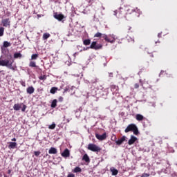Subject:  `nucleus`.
I'll return each instance as SVG.
<instances>
[{
    "mask_svg": "<svg viewBox=\"0 0 177 177\" xmlns=\"http://www.w3.org/2000/svg\"><path fill=\"white\" fill-rule=\"evenodd\" d=\"M0 66L8 67L10 70H15L13 67V57L12 55H8L6 59H1L0 58Z\"/></svg>",
    "mask_w": 177,
    "mask_h": 177,
    "instance_id": "f257e3e1",
    "label": "nucleus"
},
{
    "mask_svg": "<svg viewBox=\"0 0 177 177\" xmlns=\"http://www.w3.org/2000/svg\"><path fill=\"white\" fill-rule=\"evenodd\" d=\"M87 149L94 153H97L102 150V148L93 143L88 144Z\"/></svg>",
    "mask_w": 177,
    "mask_h": 177,
    "instance_id": "f03ea898",
    "label": "nucleus"
},
{
    "mask_svg": "<svg viewBox=\"0 0 177 177\" xmlns=\"http://www.w3.org/2000/svg\"><path fill=\"white\" fill-rule=\"evenodd\" d=\"M53 17L55 18L56 20H58V21H63L64 19L66 18L63 14H59L57 12H54Z\"/></svg>",
    "mask_w": 177,
    "mask_h": 177,
    "instance_id": "7ed1b4c3",
    "label": "nucleus"
},
{
    "mask_svg": "<svg viewBox=\"0 0 177 177\" xmlns=\"http://www.w3.org/2000/svg\"><path fill=\"white\" fill-rule=\"evenodd\" d=\"M89 48L91 49H95V50H97V49H102V44H97L96 41H93L88 49H89Z\"/></svg>",
    "mask_w": 177,
    "mask_h": 177,
    "instance_id": "20e7f679",
    "label": "nucleus"
},
{
    "mask_svg": "<svg viewBox=\"0 0 177 177\" xmlns=\"http://www.w3.org/2000/svg\"><path fill=\"white\" fill-rule=\"evenodd\" d=\"M95 138L98 139V140H106V139H107V133H104L102 135L95 133Z\"/></svg>",
    "mask_w": 177,
    "mask_h": 177,
    "instance_id": "39448f33",
    "label": "nucleus"
},
{
    "mask_svg": "<svg viewBox=\"0 0 177 177\" xmlns=\"http://www.w3.org/2000/svg\"><path fill=\"white\" fill-rule=\"evenodd\" d=\"M136 127V125L135 124H129L124 130V132H126V133H128V132H131V131H133V129H135Z\"/></svg>",
    "mask_w": 177,
    "mask_h": 177,
    "instance_id": "423d86ee",
    "label": "nucleus"
},
{
    "mask_svg": "<svg viewBox=\"0 0 177 177\" xmlns=\"http://www.w3.org/2000/svg\"><path fill=\"white\" fill-rule=\"evenodd\" d=\"M1 23L3 27H10V19L9 18L2 19Z\"/></svg>",
    "mask_w": 177,
    "mask_h": 177,
    "instance_id": "0eeeda50",
    "label": "nucleus"
},
{
    "mask_svg": "<svg viewBox=\"0 0 177 177\" xmlns=\"http://www.w3.org/2000/svg\"><path fill=\"white\" fill-rule=\"evenodd\" d=\"M126 138H127V137H125V136H123L120 139L115 141L116 145H118V146H120V145H122V143L124 142H125Z\"/></svg>",
    "mask_w": 177,
    "mask_h": 177,
    "instance_id": "6e6552de",
    "label": "nucleus"
},
{
    "mask_svg": "<svg viewBox=\"0 0 177 177\" xmlns=\"http://www.w3.org/2000/svg\"><path fill=\"white\" fill-rule=\"evenodd\" d=\"M136 140H138V138L133 136H131V139L128 142V145L131 146V145H133V143H135Z\"/></svg>",
    "mask_w": 177,
    "mask_h": 177,
    "instance_id": "1a4fd4ad",
    "label": "nucleus"
},
{
    "mask_svg": "<svg viewBox=\"0 0 177 177\" xmlns=\"http://www.w3.org/2000/svg\"><path fill=\"white\" fill-rule=\"evenodd\" d=\"M61 156L62 157H70V150H68V149H66L63 153H61Z\"/></svg>",
    "mask_w": 177,
    "mask_h": 177,
    "instance_id": "9d476101",
    "label": "nucleus"
},
{
    "mask_svg": "<svg viewBox=\"0 0 177 177\" xmlns=\"http://www.w3.org/2000/svg\"><path fill=\"white\" fill-rule=\"evenodd\" d=\"M17 147V142H10L8 149H16Z\"/></svg>",
    "mask_w": 177,
    "mask_h": 177,
    "instance_id": "9b49d317",
    "label": "nucleus"
},
{
    "mask_svg": "<svg viewBox=\"0 0 177 177\" xmlns=\"http://www.w3.org/2000/svg\"><path fill=\"white\" fill-rule=\"evenodd\" d=\"M21 106H23V104H15L13 106V109L16 111H19V110L21 109Z\"/></svg>",
    "mask_w": 177,
    "mask_h": 177,
    "instance_id": "f8f14e48",
    "label": "nucleus"
},
{
    "mask_svg": "<svg viewBox=\"0 0 177 177\" xmlns=\"http://www.w3.org/2000/svg\"><path fill=\"white\" fill-rule=\"evenodd\" d=\"M49 154H57V149L55 147L50 148L48 151Z\"/></svg>",
    "mask_w": 177,
    "mask_h": 177,
    "instance_id": "ddd939ff",
    "label": "nucleus"
},
{
    "mask_svg": "<svg viewBox=\"0 0 177 177\" xmlns=\"http://www.w3.org/2000/svg\"><path fill=\"white\" fill-rule=\"evenodd\" d=\"M35 91V89L34 88V87L32 86H30L26 89V92L27 93H28L29 95H32V93Z\"/></svg>",
    "mask_w": 177,
    "mask_h": 177,
    "instance_id": "4468645a",
    "label": "nucleus"
},
{
    "mask_svg": "<svg viewBox=\"0 0 177 177\" xmlns=\"http://www.w3.org/2000/svg\"><path fill=\"white\" fill-rule=\"evenodd\" d=\"M82 160L86 162H89L91 161V159H89V156H88V154L86 153L83 156Z\"/></svg>",
    "mask_w": 177,
    "mask_h": 177,
    "instance_id": "2eb2a0df",
    "label": "nucleus"
},
{
    "mask_svg": "<svg viewBox=\"0 0 177 177\" xmlns=\"http://www.w3.org/2000/svg\"><path fill=\"white\" fill-rule=\"evenodd\" d=\"M136 118L137 121H143L144 117L141 114H137L136 115Z\"/></svg>",
    "mask_w": 177,
    "mask_h": 177,
    "instance_id": "dca6fc26",
    "label": "nucleus"
},
{
    "mask_svg": "<svg viewBox=\"0 0 177 177\" xmlns=\"http://www.w3.org/2000/svg\"><path fill=\"white\" fill-rule=\"evenodd\" d=\"M95 82H97V78H96L95 77H90V83L95 84Z\"/></svg>",
    "mask_w": 177,
    "mask_h": 177,
    "instance_id": "f3484780",
    "label": "nucleus"
},
{
    "mask_svg": "<svg viewBox=\"0 0 177 177\" xmlns=\"http://www.w3.org/2000/svg\"><path fill=\"white\" fill-rule=\"evenodd\" d=\"M57 106V100H53L51 103V107L52 109H55Z\"/></svg>",
    "mask_w": 177,
    "mask_h": 177,
    "instance_id": "a211bd4d",
    "label": "nucleus"
},
{
    "mask_svg": "<svg viewBox=\"0 0 177 177\" xmlns=\"http://www.w3.org/2000/svg\"><path fill=\"white\" fill-rule=\"evenodd\" d=\"M111 172H112V175L115 176L118 174V170L115 168H111Z\"/></svg>",
    "mask_w": 177,
    "mask_h": 177,
    "instance_id": "6ab92c4d",
    "label": "nucleus"
},
{
    "mask_svg": "<svg viewBox=\"0 0 177 177\" xmlns=\"http://www.w3.org/2000/svg\"><path fill=\"white\" fill-rule=\"evenodd\" d=\"M10 45H11L10 42H8V41H3V48H9Z\"/></svg>",
    "mask_w": 177,
    "mask_h": 177,
    "instance_id": "aec40b11",
    "label": "nucleus"
},
{
    "mask_svg": "<svg viewBox=\"0 0 177 177\" xmlns=\"http://www.w3.org/2000/svg\"><path fill=\"white\" fill-rule=\"evenodd\" d=\"M82 169H81V167H76L74 169H73V172H75V174H77L78 172H82Z\"/></svg>",
    "mask_w": 177,
    "mask_h": 177,
    "instance_id": "412c9836",
    "label": "nucleus"
},
{
    "mask_svg": "<svg viewBox=\"0 0 177 177\" xmlns=\"http://www.w3.org/2000/svg\"><path fill=\"white\" fill-rule=\"evenodd\" d=\"M49 37H50V34L46 32L43 35V39L44 40L48 39Z\"/></svg>",
    "mask_w": 177,
    "mask_h": 177,
    "instance_id": "4be33fe9",
    "label": "nucleus"
},
{
    "mask_svg": "<svg viewBox=\"0 0 177 177\" xmlns=\"http://www.w3.org/2000/svg\"><path fill=\"white\" fill-rule=\"evenodd\" d=\"M83 44L84 45H91V39H85L83 41Z\"/></svg>",
    "mask_w": 177,
    "mask_h": 177,
    "instance_id": "5701e85b",
    "label": "nucleus"
},
{
    "mask_svg": "<svg viewBox=\"0 0 177 177\" xmlns=\"http://www.w3.org/2000/svg\"><path fill=\"white\" fill-rule=\"evenodd\" d=\"M56 91H57V88L52 87L50 91V93H52L53 95H55V93H56Z\"/></svg>",
    "mask_w": 177,
    "mask_h": 177,
    "instance_id": "b1692460",
    "label": "nucleus"
},
{
    "mask_svg": "<svg viewBox=\"0 0 177 177\" xmlns=\"http://www.w3.org/2000/svg\"><path fill=\"white\" fill-rule=\"evenodd\" d=\"M133 132L134 135H138L139 134V130L138 129V127L136 126V128L133 130Z\"/></svg>",
    "mask_w": 177,
    "mask_h": 177,
    "instance_id": "393cba45",
    "label": "nucleus"
},
{
    "mask_svg": "<svg viewBox=\"0 0 177 177\" xmlns=\"http://www.w3.org/2000/svg\"><path fill=\"white\" fill-rule=\"evenodd\" d=\"M5 31V28L1 27L0 28V37L3 36V32Z\"/></svg>",
    "mask_w": 177,
    "mask_h": 177,
    "instance_id": "a878e982",
    "label": "nucleus"
},
{
    "mask_svg": "<svg viewBox=\"0 0 177 177\" xmlns=\"http://www.w3.org/2000/svg\"><path fill=\"white\" fill-rule=\"evenodd\" d=\"M15 59H17L18 57H21V53H17L14 54Z\"/></svg>",
    "mask_w": 177,
    "mask_h": 177,
    "instance_id": "bb28decb",
    "label": "nucleus"
},
{
    "mask_svg": "<svg viewBox=\"0 0 177 177\" xmlns=\"http://www.w3.org/2000/svg\"><path fill=\"white\" fill-rule=\"evenodd\" d=\"M37 58H38V54H33L31 56L32 60H37Z\"/></svg>",
    "mask_w": 177,
    "mask_h": 177,
    "instance_id": "cd10ccee",
    "label": "nucleus"
},
{
    "mask_svg": "<svg viewBox=\"0 0 177 177\" xmlns=\"http://www.w3.org/2000/svg\"><path fill=\"white\" fill-rule=\"evenodd\" d=\"M30 67H37L35 62H30L29 64Z\"/></svg>",
    "mask_w": 177,
    "mask_h": 177,
    "instance_id": "c85d7f7f",
    "label": "nucleus"
},
{
    "mask_svg": "<svg viewBox=\"0 0 177 177\" xmlns=\"http://www.w3.org/2000/svg\"><path fill=\"white\" fill-rule=\"evenodd\" d=\"M49 129H55V128H56V124L55 123H53L52 124H50L49 127H48Z\"/></svg>",
    "mask_w": 177,
    "mask_h": 177,
    "instance_id": "c756f323",
    "label": "nucleus"
},
{
    "mask_svg": "<svg viewBox=\"0 0 177 177\" xmlns=\"http://www.w3.org/2000/svg\"><path fill=\"white\" fill-rule=\"evenodd\" d=\"M39 79L41 80V81H45V80H46V75H44L39 76Z\"/></svg>",
    "mask_w": 177,
    "mask_h": 177,
    "instance_id": "7c9ffc66",
    "label": "nucleus"
},
{
    "mask_svg": "<svg viewBox=\"0 0 177 177\" xmlns=\"http://www.w3.org/2000/svg\"><path fill=\"white\" fill-rule=\"evenodd\" d=\"M102 38H104V39H105V41H106L107 42H111L106 35H102Z\"/></svg>",
    "mask_w": 177,
    "mask_h": 177,
    "instance_id": "2f4dec72",
    "label": "nucleus"
},
{
    "mask_svg": "<svg viewBox=\"0 0 177 177\" xmlns=\"http://www.w3.org/2000/svg\"><path fill=\"white\" fill-rule=\"evenodd\" d=\"M102 33H100V32H97L95 35H94V37H97V38H100V37H102Z\"/></svg>",
    "mask_w": 177,
    "mask_h": 177,
    "instance_id": "473e14b6",
    "label": "nucleus"
},
{
    "mask_svg": "<svg viewBox=\"0 0 177 177\" xmlns=\"http://www.w3.org/2000/svg\"><path fill=\"white\" fill-rule=\"evenodd\" d=\"M34 154H35V156L36 157H38V156H39V154H41V151H35L34 152Z\"/></svg>",
    "mask_w": 177,
    "mask_h": 177,
    "instance_id": "72a5a7b5",
    "label": "nucleus"
},
{
    "mask_svg": "<svg viewBox=\"0 0 177 177\" xmlns=\"http://www.w3.org/2000/svg\"><path fill=\"white\" fill-rule=\"evenodd\" d=\"M22 106H23V107L21 109V111L24 112V111H26V109H27V106H26V104H22Z\"/></svg>",
    "mask_w": 177,
    "mask_h": 177,
    "instance_id": "f704fd0d",
    "label": "nucleus"
},
{
    "mask_svg": "<svg viewBox=\"0 0 177 177\" xmlns=\"http://www.w3.org/2000/svg\"><path fill=\"white\" fill-rule=\"evenodd\" d=\"M149 176H150V174L147 173H144L141 175V177H149Z\"/></svg>",
    "mask_w": 177,
    "mask_h": 177,
    "instance_id": "c9c22d12",
    "label": "nucleus"
},
{
    "mask_svg": "<svg viewBox=\"0 0 177 177\" xmlns=\"http://www.w3.org/2000/svg\"><path fill=\"white\" fill-rule=\"evenodd\" d=\"M67 177H75V175L73 174H68Z\"/></svg>",
    "mask_w": 177,
    "mask_h": 177,
    "instance_id": "e433bc0d",
    "label": "nucleus"
},
{
    "mask_svg": "<svg viewBox=\"0 0 177 177\" xmlns=\"http://www.w3.org/2000/svg\"><path fill=\"white\" fill-rule=\"evenodd\" d=\"M67 91H68V88L66 87L64 90V93H66V92H67Z\"/></svg>",
    "mask_w": 177,
    "mask_h": 177,
    "instance_id": "4c0bfd02",
    "label": "nucleus"
},
{
    "mask_svg": "<svg viewBox=\"0 0 177 177\" xmlns=\"http://www.w3.org/2000/svg\"><path fill=\"white\" fill-rule=\"evenodd\" d=\"M59 102H63V97H59Z\"/></svg>",
    "mask_w": 177,
    "mask_h": 177,
    "instance_id": "58836bf2",
    "label": "nucleus"
},
{
    "mask_svg": "<svg viewBox=\"0 0 177 177\" xmlns=\"http://www.w3.org/2000/svg\"><path fill=\"white\" fill-rule=\"evenodd\" d=\"M135 88H139V84H135Z\"/></svg>",
    "mask_w": 177,
    "mask_h": 177,
    "instance_id": "ea45409f",
    "label": "nucleus"
},
{
    "mask_svg": "<svg viewBox=\"0 0 177 177\" xmlns=\"http://www.w3.org/2000/svg\"><path fill=\"white\" fill-rule=\"evenodd\" d=\"M113 15H114V16H117V10H115V11H114Z\"/></svg>",
    "mask_w": 177,
    "mask_h": 177,
    "instance_id": "a19ab883",
    "label": "nucleus"
},
{
    "mask_svg": "<svg viewBox=\"0 0 177 177\" xmlns=\"http://www.w3.org/2000/svg\"><path fill=\"white\" fill-rule=\"evenodd\" d=\"M12 142H16V138H12Z\"/></svg>",
    "mask_w": 177,
    "mask_h": 177,
    "instance_id": "79ce46f5",
    "label": "nucleus"
},
{
    "mask_svg": "<svg viewBox=\"0 0 177 177\" xmlns=\"http://www.w3.org/2000/svg\"><path fill=\"white\" fill-rule=\"evenodd\" d=\"M158 37L160 38L161 37V33H158Z\"/></svg>",
    "mask_w": 177,
    "mask_h": 177,
    "instance_id": "37998d69",
    "label": "nucleus"
},
{
    "mask_svg": "<svg viewBox=\"0 0 177 177\" xmlns=\"http://www.w3.org/2000/svg\"><path fill=\"white\" fill-rule=\"evenodd\" d=\"M77 54H78V53H75L73 54L74 57H75V55H77Z\"/></svg>",
    "mask_w": 177,
    "mask_h": 177,
    "instance_id": "c03bdc74",
    "label": "nucleus"
},
{
    "mask_svg": "<svg viewBox=\"0 0 177 177\" xmlns=\"http://www.w3.org/2000/svg\"><path fill=\"white\" fill-rule=\"evenodd\" d=\"M109 77H113V73H109Z\"/></svg>",
    "mask_w": 177,
    "mask_h": 177,
    "instance_id": "a18cd8bd",
    "label": "nucleus"
},
{
    "mask_svg": "<svg viewBox=\"0 0 177 177\" xmlns=\"http://www.w3.org/2000/svg\"><path fill=\"white\" fill-rule=\"evenodd\" d=\"M131 26H129L128 27V30L129 31L131 30Z\"/></svg>",
    "mask_w": 177,
    "mask_h": 177,
    "instance_id": "49530a36",
    "label": "nucleus"
},
{
    "mask_svg": "<svg viewBox=\"0 0 177 177\" xmlns=\"http://www.w3.org/2000/svg\"><path fill=\"white\" fill-rule=\"evenodd\" d=\"M8 174H10L11 171H10V170H8Z\"/></svg>",
    "mask_w": 177,
    "mask_h": 177,
    "instance_id": "de8ad7c7",
    "label": "nucleus"
},
{
    "mask_svg": "<svg viewBox=\"0 0 177 177\" xmlns=\"http://www.w3.org/2000/svg\"><path fill=\"white\" fill-rule=\"evenodd\" d=\"M162 73H164V71H161L160 74H162Z\"/></svg>",
    "mask_w": 177,
    "mask_h": 177,
    "instance_id": "09e8293b",
    "label": "nucleus"
},
{
    "mask_svg": "<svg viewBox=\"0 0 177 177\" xmlns=\"http://www.w3.org/2000/svg\"><path fill=\"white\" fill-rule=\"evenodd\" d=\"M113 138H114V140L117 139V137H115V136H114Z\"/></svg>",
    "mask_w": 177,
    "mask_h": 177,
    "instance_id": "8fccbe9b",
    "label": "nucleus"
},
{
    "mask_svg": "<svg viewBox=\"0 0 177 177\" xmlns=\"http://www.w3.org/2000/svg\"><path fill=\"white\" fill-rule=\"evenodd\" d=\"M113 139H114V138H113V137H112V140H113Z\"/></svg>",
    "mask_w": 177,
    "mask_h": 177,
    "instance_id": "3c124183",
    "label": "nucleus"
},
{
    "mask_svg": "<svg viewBox=\"0 0 177 177\" xmlns=\"http://www.w3.org/2000/svg\"><path fill=\"white\" fill-rule=\"evenodd\" d=\"M113 139H114V138H113V137H112V140H113Z\"/></svg>",
    "mask_w": 177,
    "mask_h": 177,
    "instance_id": "603ef678",
    "label": "nucleus"
}]
</instances>
